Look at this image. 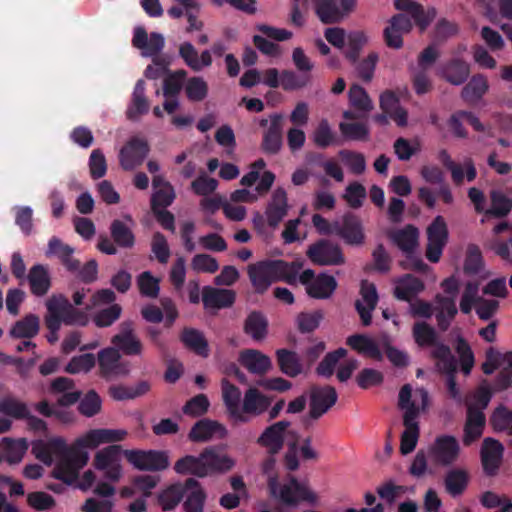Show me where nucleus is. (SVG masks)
I'll list each match as a JSON object with an SVG mask.
<instances>
[{"instance_id":"55","label":"nucleus","mask_w":512,"mask_h":512,"mask_svg":"<svg viewBox=\"0 0 512 512\" xmlns=\"http://www.w3.org/2000/svg\"><path fill=\"white\" fill-rule=\"evenodd\" d=\"M181 340L186 347L193 350L200 356H208V343L202 332L193 328H185Z\"/></svg>"},{"instance_id":"17","label":"nucleus","mask_w":512,"mask_h":512,"mask_svg":"<svg viewBox=\"0 0 512 512\" xmlns=\"http://www.w3.org/2000/svg\"><path fill=\"white\" fill-rule=\"evenodd\" d=\"M310 403L307 421L318 420L323 416L337 401V392L332 386H313L310 389Z\"/></svg>"},{"instance_id":"36","label":"nucleus","mask_w":512,"mask_h":512,"mask_svg":"<svg viewBox=\"0 0 512 512\" xmlns=\"http://www.w3.org/2000/svg\"><path fill=\"white\" fill-rule=\"evenodd\" d=\"M439 75L448 83L459 86L468 79L470 65L462 59L454 58L442 65Z\"/></svg>"},{"instance_id":"52","label":"nucleus","mask_w":512,"mask_h":512,"mask_svg":"<svg viewBox=\"0 0 512 512\" xmlns=\"http://www.w3.org/2000/svg\"><path fill=\"white\" fill-rule=\"evenodd\" d=\"M40 329L39 317L34 314H29L17 321L11 328L9 334L13 338H33L36 336Z\"/></svg>"},{"instance_id":"43","label":"nucleus","mask_w":512,"mask_h":512,"mask_svg":"<svg viewBox=\"0 0 512 512\" xmlns=\"http://www.w3.org/2000/svg\"><path fill=\"white\" fill-rule=\"evenodd\" d=\"M275 355L278 367L283 374L296 377L303 372V364L296 352L282 348L276 350Z\"/></svg>"},{"instance_id":"46","label":"nucleus","mask_w":512,"mask_h":512,"mask_svg":"<svg viewBox=\"0 0 512 512\" xmlns=\"http://www.w3.org/2000/svg\"><path fill=\"white\" fill-rule=\"evenodd\" d=\"M418 230L412 225L389 233L390 239L403 252L411 253L418 245Z\"/></svg>"},{"instance_id":"10","label":"nucleus","mask_w":512,"mask_h":512,"mask_svg":"<svg viewBox=\"0 0 512 512\" xmlns=\"http://www.w3.org/2000/svg\"><path fill=\"white\" fill-rule=\"evenodd\" d=\"M428 453L436 465L451 466L459 459L461 447L454 436L440 435L429 446Z\"/></svg>"},{"instance_id":"2","label":"nucleus","mask_w":512,"mask_h":512,"mask_svg":"<svg viewBox=\"0 0 512 512\" xmlns=\"http://www.w3.org/2000/svg\"><path fill=\"white\" fill-rule=\"evenodd\" d=\"M301 268L302 264L299 262L266 260L250 264L247 272L255 291L264 293L276 281L295 284Z\"/></svg>"},{"instance_id":"31","label":"nucleus","mask_w":512,"mask_h":512,"mask_svg":"<svg viewBox=\"0 0 512 512\" xmlns=\"http://www.w3.org/2000/svg\"><path fill=\"white\" fill-rule=\"evenodd\" d=\"M287 194L283 188H277L267 204L265 217L268 219V225L272 230H276L281 221L288 213Z\"/></svg>"},{"instance_id":"12","label":"nucleus","mask_w":512,"mask_h":512,"mask_svg":"<svg viewBox=\"0 0 512 512\" xmlns=\"http://www.w3.org/2000/svg\"><path fill=\"white\" fill-rule=\"evenodd\" d=\"M306 255L314 264L320 266H338L346 262L341 247L329 240H320L311 244Z\"/></svg>"},{"instance_id":"32","label":"nucleus","mask_w":512,"mask_h":512,"mask_svg":"<svg viewBox=\"0 0 512 512\" xmlns=\"http://www.w3.org/2000/svg\"><path fill=\"white\" fill-rule=\"evenodd\" d=\"M202 459L206 476L213 473H226L232 470L236 464L234 458L227 454L219 453L214 448H206L202 451Z\"/></svg>"},{"instance_id":"63","label":"nucleus","mask_w":512,"mask_h":512,"mask_svg":"<svg viewBox=\"0 0 512 512\" xmlns=\"http://www.w3.org/2000/svg\"><path fill=\"white\" fill-rule=\"evenodd\" d=\"M185 92L191 101H202L208 94V84L202 77H192L185 85Z\"/></svg>"},{"instance_id":"5","label":"nucleus","mask_w":512,"mask_h":512,"mask_svg":"<svg viewBox=\"0 0 512 512\" xmlns=\"http://www.w3.org/2000/svg\"><path fill=\"white\" fill-rule=\"evenodd\" d=\"M88 460V453L77 448L75 443L71 447L65 444V448L58 455V460L51 475L66 484H73Z\"/></svg>"},{"instance_id":"48","label":"nucleus","mask_w":512,"mask_h":512,"mask_svg":"<svg viewBox=\"0 0 512 512\" xmlns=\"http://www.w3.org/2000/svg\"><path fill=\"white\" fill-rule=\"evenodd\" d=\"M5 460L10 464L21 462L28 450V442L25 438H3L1 442Z\"/></svg>"},{"instance_id":"23","label":"nucleus","mask_w":512,"mask_h":512,"mask_svg":"<svg viewBox=\"0 0 512 512\" xmlns=\"http://www.w3.org/2000/svg\"><path fill=\"white\" fill-rule=\"evenodd\" d=\"M413 24L408 15L401 13L393 16L383 31L385 44L392 49L403 46V35L412 30Z\"/></svg>"},{"instance_id":"37","label":"nucleus","mask_w":512,"mask_h":512,"mask_svg":"<svg viewBox=\"0 0 512 512\" xmlns=\"http://www.w3.org/2000/svg\"><path fill=\"white\" fill-rule=\"evenodd\" d=\"M470 482V473L464 467H455L448 470L444 476L445 491L452 497H459L467 490Z\"/></svg>"},{"instance_id":"13","label":"nucleus","mask_w":512,"mask_h":512,"mask_svg":"<svg viewBox=\"0 0 512 512\" xmlns=\"http://www.w3.org/2000/svg\"><path fill=\"white\" fill-rule=\"evenodd\" d=\"M127 436L128 431L125 429L99 428L87 431L78 437L74 443L80 450L95 449L102 444H112L124 441Z\"/></svg>"},{"instance_id":"51","label":"nucleus","mask_w":512,"mask_h":512,"mask_svg":"<svg viewBox=\"0 0 512 512\" xmlns=\"http://www.w3.org/2000/svg\"><path fill=\"white\" fill-rule=\"evenodd\" d=\"M28 281L31 292L36 296L45 295L50 288L49 273L43 265H35L30 269Z\"/></svg>"},{"instance_id":"8","label":"nucleus","mask_w":512,"mask_h":512,"mask_svg":"<svg viewBox=\"0 0 512 512\" xmlns=\"http://www.w3.org/2000/svg\"><path fill=\"white\" fill-rule=\"evenodd\" d=\"M99 376L105 380H114L126 377L130 373V363L122 359L120 351L114 347H107L98 352Z\"/></svg>"},{"instance_id":"47","label":"nucleus","mask_w":512,"mask_h":512,"mask_svg":"<svg viewBox=\"0 0 512 512\" xmlns=\"http://www.w3.org/2000/svg\"><path fill=\"white\" fill-rule=\"evenodd\" d=\"M184 496H186V500L184 502L185 512L203 511L205 494L198 481L193 478L186 480V491Z\"/></svg>"},{"instance_id":"38","label":"nucleus","mask_w":512,"mask_h":512,"mask_svg":"<svg viewBox=\"0 0 512 512\" xmlns=\"http://www.w3.org/2000/svg\"><path fill=\"white\" fill-rule=\"evenodd\" d=\"M221 387L228 418L231 424L234 425L235 420H243L242 413H240L241 391L226 379L222 380Z\"/></svg>"},{"instance_id":"20","label":"nucleus","mask_w":512,"mask_h":512,"mask_svg":"<svg viewBox=\"0 0 512 512\" xmlns=\"http://www.w3.org/2000/svg\"><path fill=\"white\" fill-rule=\"evenodd\" d=\"M504 447L496 439L487 437L483 440L480 457L483 471L488 476H495L503 461Z\"/></svg>"},{"instance_id":"26","label":"nucleus","mask_w":512,"mask_h":512,"mask_svg":"<svg viewBox=\"0 0 512 512\" xmlns=\"http://www.w3.org/2000/svg\"><path fill=\"white\" fill-rule=\"evenodd\" d=\"M439 158L443 165L450 171L452 181L455 185H462L466 178L468 182H472L477 177V170L474 161L470 157H466L463 164L455 163L446 150H442Z\"/></svg>"},{"instance_id":"49","label":"nucleus","mask_w":512,"mask_h":512,"mask_svg":"<svg viewBox=\"0 0 512 512\" xmlns=\"http://www.w3.org/2000/svg\"><path fill=\"white\" fill-rule=\"evenodd\" d=\"M489 85L485 76L481 74L474 75L463 87L461 97L468 103L478 102L488 91Z\"/></svg>"},{"instance_id":"62","label":"nucleus","mask_w":512,"mask_h":512,"mask_svg":"<svg viewBox=\"0 0 512 512\" xmlns=\"http://www.w3.org/2000/svg\"><path fill=\"white\" fill-rule=\"evenodd\" d=\"M28 411L27 405L17 399L5 398L0 401V413L15 419H24L28 416Z\"/></svg>"},{"instance_id":"11","label":"nucleus","mask_w":512,"mask_h":512,"mask_svg":"<svg viewBox=\"0 0 512 512\" xmlns=\"http://www.w3.org/2000/svg\"><path fill=\"white\" fill-rule=\"evenodd\" d=\"M315 12L324 24L342 21L356 6V0H312Z\"/></svg>"},{"instance_id":"44","label":"nucleus","mask_w":512,"mask_h":512,"mask_svg":"<svg viewBox=\"0 0 512 512\" xmlns=\"http://www.w3.org/2000/svg\"><path fill=\"white\" fill-rule=\"evenodd\" d=\"M423 290V282L419 278L407 274L395 281L394 295L399 300L411 301Z\"/></svg>"},{"instance_id":"18","label":"nucleus","mask_w":512,"mask_h":512,"mask_svg":"<svg viewBox=\"0 0 512 512\" xmlns=\"http://www.w3.org/2000/svg\"><path fill=\"white\" fill-rule=\"evenodd\" d=\"M149 150L145 139L138 137L130 139L119 152L120 166L126 171L134 170L143 163Z\"/></svg>"},{"instance_id":"41","label":"nucleus","mask_w":512,"mask_h":512,"mask_svg":"<svg viewBox=\"0 0 512 512\" xmlns=\"http://www.w3.org/2000/svg\"><path fill=\"white\" fill-rule=\"evenodd\" d=\"M346 344L359 354L381 361L383 355L377 342L365 334H354L346 339Z\"/></svg>"},{"instance_id":"60","label":"nucleus","mask_w":512,"mask_h":512,"mask_svg":"<svg viewBox=\"0 0 512 512\" xmlns=\"http://www.w3.org/2000/svg\"><path fill=\"white\" fill-rule=\"evenodd\" d=\"M187 72L183 69L170 72L163 81V95L166 98L175 97L182 89Z\"/></svg>"},{"instance_id":"54","label":"nucleus","mask_w":512,"mask_h":512,"mask_svg":"<svg viewBox=\"0 0 512 512\" xmlns=\"http://www.w3.org/2000/svg\"><path fill=\"white\" fill-rule=\"evenodd\" d=\"M174 469L179 474H192L197 477H206L202 452L199 456L187 455L180 458L176 461Z\"/></svg>"},{"instance_id":"58","label":"nucleus","mask_w":512,"mask_h":512,"mask_svg":"<svg viewBox=\"0 0 512 512\" xmlns=\"http://www.w3.org/2000/svg\"><path fill=\"white\" fill-rule=\"evenodd\" d=\"M186 491V482L184 484H175L164 490L159 495V503L164 510L175 508L184 497Z\"/></svg>"},{"instance_id":"42","label":"nucleus","mask_w":512,"mask_h":512,"mask_svg":"<svg viewBox=\"0 0 512 512\" xmlns=\"http://www.w3.org/2000/svg\"><path fill=\"white\" fill-rule=\"evenodd\" d=\"M152 184L155 189L151 199L153 211H156L157 208L169 206L175 198L171 184L165 181L162 175H154Z\"/></svg>"},{"instance_id":"28","label":"nucleus","mask_w":512,"mask_h":512,"mask_svg":"<svg viewBox=\"0 0 512 512\" xmlns=\"http://www.w3.org/2000/svg\"><path fill=\"white\" fill-rule=\"evenodd\" d=\"M111 342L126 355H140L142 353V343L136 336L131 321L121 323L119 333L113 336Z\"/></svg>"},{"instance_id":"40","label":"nucleus","mask_w":512,"mask_h":512,"mask_svg":"<svg viewBox=\"0 0 512 512\" xmlns=\"http://www.w3.org/2000/svg\"><path fill=\"white\" fill-rule=\"evenodd\" d=\"M179 55L185 64L195 72H199L212 64L211 52L204 50L199 56L198 51L190 42H183L179 46Z\"/></svg>"},{"instance_id":"7","label":"nucleus","mask_w":512,"mask_h":512,"mask_svg":"<svg viewBox=\"0 0 512 512\" xmlns=\"http://www.w3.org/2000/svg\"><path fill=\"white\" fill-rule=\"evenodd\" d=\"M122 449L119 445H109L98 450L93 458V466L103 472L104 477L111 482H118L123 475Z\"/></svg>"},{"instance_id":"50","label":"nucleus","mask_w":512,"mask_h":512,"mask_svg":"<svg viewBox=\"0 0 512 512\" xmlns=\"http://www.w3.org/2000/svg\"><path fill=\"white\" fill-rule=\"evenodd\" d=\"M126 219L128 222H130L131 225H128L120 220H114L111 223L110 232L114 242L117 245L123 248H131L135 242L134 234L131 229L133 220L130 216H127Z\"/></svg>"},{"instance_id":"9","label":"nucleus","mask_w":512,"mask_h":512,"mask_svg":"<svg viewBox=\"0 0 512 512\" xmlns=\"http://www.w3.org/2000/svg\"><path fill=\"white\" fill-rule=\"evenodd\" d=\"M299 281L305 286L306 293L314 299H329L338 285L332 275L320 273L316 276L311 269L304 270L299 275Z\"/></svg>"},{"instance_id":"21","label":"nucleus","mask_w":512,"mask_h":512,"mask_svg":"<svg viewBox=\"0 0 512 512\" xmlns=\"http://www.w3.org/2000/svg\"><path fill=\"white\" fill-rule=\"evenodd\" d=\"M428 244L426 257L431 262H438L447 241V227L442 216H437L427 229Z\"/></svg>"},{"instance_id":"56","label":"nucleus","mask_w":512,"mask_h":512,"mask_svg":"<svg viewBox=\"0 0 512 512\" xmlns=\"http://www.w3.org/2000/svg\"><path fill=\"white\" fill-rule=\"evenodd\" d=\"M491 206L485 211L486 216L502 218L508 215L512 209V201L500 190L490 192Z\"/></svg>"},{"instance_id":"39","label":"nucleus","mask_w":512,"mask_h":512,"mask_svg":"<svg viewBox=\"0 0 512 512\" xmlns=\"http://www.w3.org/2000/svg\"><path fill=\"white\" fill-rule=\"evenodd\" d=\"M434 312L438 328L446 331L457 314V307L453 297H445L441 294L434 299Z\"/></svg>"},{"instance_id":"15","label":"nucleus","mask_w":512,"mask_h":512,"mask_svg":"<svg viewBox=\"0 0 512 512\" xmlns=\"http://www.w3.org/2000/svg\"><path fill=\"white\" fill-rule=\"evenodd\" d=\"M291 423L289 421H278L262 432L257 439V443L267 450L268 454H278L283 446L287 436H293L296 439V433L289 430Z\"/></svg>"},{"instance_id":"24","label":"nucleus","mask_w":512,"mask_h":512,"mask_svg":"<svg viewBox=\"0 0 512 512\" xmlns=\"http://www.w3.org/2000/svg\"><path fill=\"white\" fill-rule=\"evenodd\" d=\"M132 45L146 57H156L165 45L164 36L158 32L147 33L146 29L138 26L134 29Z\"/></svg>"},{"instance_id":"1","label":"nucleus","mask_w":512,"mask_h":512,"mask_svg":"<svg viewBox=\"0 0 512 512\" xmlns=\"http://www.w3.org/2000/svg\"><path fill=\"white\" fill-rule=\"evenodd\" d=\"M428 392L419 388L412 392L409 384L404 385L399 392L398 406L403 410V425L401 434L400 453L408 455L414 451L420 436L418 416L428 405Z\"/></svg>"},{"instance_id":"45","label":"nucleus","mask_w":512,"mask_h":512,"mask_svg":"<svg viewBox=\"0 0 512 512\" xmlns=\"http://www.w3.org/2000/svg\"><path fill=\"white\" fill-rule=\"evenodd\" d=\"M244 332L255 341H262L268 334V320L258 311L251 312L245 319Z\"/></svg>"},{"instance_id":"59","label":"nucleus","mask_w":512,"mask_h":512,"mask_svg":"<svg viewBox=\"0 0 512 512\" xmlns=\"http://www.w3.org/2000/svg\"><path fill=\"white\" fill-rule=\"evenodd\" d=\"M455 350L459 356L463 373L470 374L474 366V355L467 341L459 333L456 335Z\"/></svg>"},{"instance_id":"29","label":"nucleus","mask_w":512,"mask_h":512,"mask_svg":"<svg viewBox=\"0 0 512 512\" xmlns=\"http://www.w3.org/2000/svg\"><path fill=\"white\" fill-rule=\"evenodd\" d=\"M486 418L475 404H469L467 407V416L464 425V435L462 438L465 446H470L473 442L479 439L484 431Z\"/></svg>"},{"instance_id":"4","label":"nucleus","mask_w":512,"mask_h":512,"mask_svg":"<svg viewBox=\"0 0 512 512\" xmlns=\"http://www.w3.org/2000/svg\"><path fill=\"white\" fill-rule=\"evenodd\" d=\"M415 343L421 347H432L431 356L437 360L436 366L440 371H453L456 359L449 346L438 340L437 331L426 322H416L412 327Z\"/></svg>"},{"instance_id":"22","label":"nucleus","mask_w":512,"mask_h":512,"mask_svg":"<svg viewBox=\"0 0 512 512\" xmlns=\"http://www.w3.org/2000/svg\"><path fill=\"white\" fill-rule=\"evenodd\" d=\"M335 234L348 245L364 244L365 234L361 221L354 215L347 214L341 220L334 221Z\"/></svg>"},{"instance_id":"25","label":"nucleus","mask_w":512,"mask_h":512,"mask_svg":"<svg viewBox=\"0 0 512 512\" xmlns=\"http://www.w3.org/2000/svg\"><path fill=\"white\" fill-rule=\"evenodd\" d=\"M360 296L361 298L355 302V308L362 324L369 326L372 322V312L378 303L376 286L367 280H363L360 287Z\"/></svg>"},{"instance_id":"30","label":"nucleus","mask_w":512,"mask_h":512,"mask_svg":"<svg viewBox=\"0 0 512 512\" xmlns=\"http://www.w3.org/2000/svg\"><path fill=\"white\" fill-rule=\"evenodd\" d=\"M395 7L406 12L410 19H414L421 31H424L437 15L434 7L424 9L422 5L412 0H395Z\"/></svg>"},{"instance_id":"19","label":"nucleus","mask_w":512,"mask_h":512,"mask_svg":"<svg viewBox=\"0 0 512 512\" xmlns=\"http://www.w3.org/2000/svg\"><path fill=\"white\" fill-rule=\"evenodd\" d=\"M127 460L139 470L158 471L166 469L169 465L168 457L164 452L126 450Z\"/></svg>"},{"instance_id":"6","label":"nucleus","mask_w":512,"mask_h":512,"mask_svg":"<svg viewBox=\"0 0 512 512\" xmlns=\"http://www.w3.org/2000/svg\"><path fill=\"white\" fill-rule=\"evenodd\" d=\"M46 307L48 314L58 320L59 324L85 326L88 323V316L85 311L77 310L68 299L59 294L51 296Z\"/></svg>"},{"instance_id":"34","label":"nucleus","mask_w":512,"mask_h":512,"mask_svg":"<svg viewBox=\"0 0 512 512\" xmlns=\"http://www.w3.org/2000/svg\"><path fill=\"white\" fill-rule=\"evenodd\" d=\"M235 299L236 294L233 290L207 286L202 291V301L206 309L219 310L231 307Z\"/></svg>"},{"instance_id":"3","label":"nucleus","mask_w":512,"mask_h":512,"mask_svg":"<svg viewBox=\"0 0 512 512\" xmlns=\"http://www.w3.org/2000/svg\"><path fill=\"white\" fill-rule=\"evenodd\" d=\"M268 490L275 501L288 507H296L301 502L311 505L319 502V496L315 491L291 475L283 481H279L278 477L270 478Z\"/></svg>"},{"instance_id":"16","label":"nucleus","mask_w":512,"mask_h":512,"mask_svg":"<svg viewBox=\"0 0 512 512\" xmlns=\"http://www.w3.org/2000/svg\"><path fill=\"white\" fill-rule=\"evenodd\" d=\"M272 402V398L263 394L255 387H250L244 393L240 413H242L243 420H235L233 426L248 423L252 416L262 415L268 410Z\"/></svg>"},{"instance_id":"27","label":"nucleus","mask_w":512,"mask_h":512,"mask_svg":"<svg viewBox=\"0 0 512 512\" xmlns=\"http://www.w3.org/2000/svg\"><path fill=\"white\" fill-rule=\"evenodd\" d=\"M226 427L216 420L208 418L196 422L189 434L188 438L193 442H208L212 439H223L227 436Z\"/></svg>"},{"instance_id":"53","label":"nucleus","mask_w":512,"mask_h":512,"mask_svg":"<svg viewBox=\"0 0 512 512\" xmlns=\"http://www.w3.org/2000/svg\"><path fill=\"white\" fill-rule=\"evenodd\" d=\"M149 103L145 97V84L142 80L138 81L133 92L132 103L127 109V117L130 120H137L141 115L147 113Z\"/></svg>"},{"instance_id":"33","label":"nucleus","mask_w":512,"mask_h":512,"mask_svg":"<svg viewBox=\"0 0 512 512\" xmlns=\"http://www.w3.org/2000/svg\"><path fill=\"white\" fill-rule=\"evenodd\" d=\"M239 362L250 373L264 375L272 369L271 359L256 349H245L239 354Z\"/></svg>"},{"instance_id":"57","label":"nucleus","mask_w":512,"mask_h":512,"mask_svg":"<svg viewBox=\"0 0 512 512\" xmlns=\"http://www.w3.org/2000/svg\"><path fill=\"white\" fill-rule=\"evenodd\" d=\"M348 96L350 105L358 112L366 115L373 110L374 106L371 98L360 85H352L349 89Z\"/></svg>"},{"instance_id":"14","label":"nucleus","mask_w":512,"mask_h":512,"mask_svg":"<svg viewBox=\"0 0 512 512\" xmlns=\"http://www.w3.org/2000/svg\"><path fill=\"white\" fill-rule=\"evenodd\" d=\"M283 120V115L277 113L259 120V125L264 128L261 147L265 153L275 155L281 150Z\"/></svg>"},{"instance_id":"35","label":"nucleus","mask_w":512,"mask_h":512,"mask_svg":"<svg viewBox=\"0 0 512 512\" xmlns=\"http://www.w3.org/2000/svg\"><path fill=\"white\" fill-rule=\"evenodd\" d=\"M65 440L56 437L48 441L37 440L32 443L31 452L36 459L43 464L50 466L53 463V456H57L65 448Z\"/></svg>"},{"instance_id":"64","label":"nucleus","mask_w":512,"mask_h":512,"mask_svg":"<svg viewBox=\"0 0 512 512\" xmlns=\"http://www.w3.org/2000/svg\"><path fill=\"white\" fill-rule=\"evenodd\" d=\"M491 424L496 431L512 433V411L503 406L498 407L491 417Z\"/></svg>"},{"instance_id":"61","label":"nucleus","mask_w":512,"mask_h":512,"mask_svg":"<svg viewBox=\"0 0 512 512\" xmlns=\"http://www.w3.org/2000/svg\"><path fill=\"white\" fill-rule=\"evenodd\" d=\"M310 82V76L306 74L297 75L290 70H283L280 74V86L286 91L299 90Z\"/></svg>"}]
</instances>
